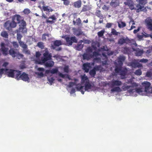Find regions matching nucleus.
<instances>
[{
	"instance_id": "f257e3e1",
	"label": "nucleus",
	"mask_w": 152,
	"mask_h": 152,
	"mask_svg": "<svg viewBox=\"0 0 152 152\" xmlns=\"http://www.w3.org/2000/svg\"><path fill=\"white\" fill-rule=\"evenodd\" d=\"M12 18L15 21L16 20L17 23L19 24L18 30L20 32L23 33L27 32V29L26 27V23L23 17L19 15L16 14L12 16Z\"/></svg>"
},
{
	"instance_id": "f03ea898",
	"label": "nucleus",
	"mask_w": 152,
	"mask_h": 152,
	"mask_svg": "<svg viewBox=\"0 0 152 152\" xmlns=\"http://www.w3.org/2000/svg\"><path fill=\"white\" fill-rule=\"evenodd\" d=\"M122 84V82L118 80H112L108 84L110 88H112L111 90V91L112 92L121 91L122 90L119 86H121Z\"/></svg>"
},
{
	"instance_id": "7ed1b4c3",
	"label": "nucleus",
	"mask_w": 152,
	"mask_h": 152,
	"mask_svg": "<svg viewBox=\"0 0 152 152\" xmlns=\"http://www.w3.org/2000/svg\"><path fill=\"white\" fill-rule=\"evenodd\" d=\"M6 45L4 42H1L0 44L1 50L2 51L3 54L4 56L7 55L8 53L12 57L14 58L17 54V53L13 48L10 49L8 51L9 48L6 47Z\"/></svg>"
},
{
	"instance_id": "20e7f679",
	"label": "nucleus",
	"mask_w": 152,
	"mask_h": 152,
	"mask_svg": "<svg viewBox=\"0 0 152 152\" xmlns=\"http://www.w3.org/2000/svg\"><path fill=\"white\" fill-rule=\"evenodd\" d=\"M136 1L138 4L135 5L137 8V12H146L147 10L146 7H144L145 5L147 3V0H136Z\"/></svg>"
},
{
	"instance_id": "39448f33",
	"label": "nucleus",
	"mask_w": 152,
	"mask_h": 152,
	"mask_svg": "<svg viewBox=\"0 0 152 152\" xmlns=\"http://www.w3.org/2000/svg\"><path fill=\"white\" fill-rule=\"evenodd\" d=\"M45 52L43 54V57L42 58L41 60H36V63L39 64L44 63L51 59L52 57L51 53H49L47 48H45Z\"/></svg>"
},
{
	"instance_id": "423d86ee",
	"label": "nucleus",
	"mask_w": 152,
	"mask_h": 152,
	"mask_svg": "<svg viewBox=\"0 0 152 152\" xmlns=\"http://www.w3.org/2000/svg\"><path fill=\"white\" fill-rule=\"evenodd\" d=\"M115 71L116 73L118 74L121 76V79H124L126 78L127 70L126 68H123L122 67H118V66H115Z\"/></svg>"
},
{
	"instance_id": "0eeeda50",
	"label": "nucleus",
	"mask_w": 152,
	"mask_h": 152,
	"mask_svg": "<svg viewBox=\"0 0 152 152\" xmlns=\"http://www.w3.org/2000/svg\"><path fill=\"white\" fill-rule=\"evenodd\" d=\"M18 70H15L12 69H5V74L9 77L15 78L16 79L18 75Z\"/></svg>"
},
{
	"instance_id": "6e6552de",
	"label": "nucleus",
	"mask_w": 152,
	"mask_h": 152,
	"mask_svg": "<svg viewBox=\"0 0 152 152\" xmlns=\"http://www.w3.org/2000/svg\"><path fill=\"white\" fill-rule=\"evenodd\" d=\"M17 23L12 18V21L10 22V20L7 21L4 24V26L5 28L8 30L10 31L12 28L15 27L17 26Z\"/></svg>"
},
{
	"instance_id": "1a4fd4ad",
	"label": "nucleus",
	"mask_w": 152,
	"mask_h": 152,
	"mask_svg": "<svg viewBox=\"0 0 152 152\" xmlns=\"http://www.w3.org/2000/svg\"><path fill=\"white\" fill-rule=\"evenodd\" d=\"M18 75L16 77L17 80H21L24 81H29V78L28 75L25 72H23L21 74V72L18 71Z\"/></svg>"
},
{
	"instance_id": "9d476101",
	"label": "nucleus",
	"mask_w": 152,
	"mask_h": 152,
	"mask_svg": "<svg viewBox=\"0 0 152 152\" xmlns=\"http://www.w3.org/2000/svg\"><path fill=\"white\" fill-rule=\"evenodd\" d=\"M65 39L67 45L68 46H72L73 43L77 42V40L75 36L69 37V36H65L62 37Z\"/></svg>"
},
{
	"instance_id": "9b49d317",
	"label": "nucleus",
	"mask_w": 152,
	"mask_h": 152,
	"mask_svg": "<svg viewBox=\"0 0 152 152\" xmlns=\"http://www.w3.org/2000/svg\"><path fill=\"white\" fill-rule=\"evenodd\" d=\"M151 85L150 83L147 81H145L142 83V87H144L145 92L152 94V87L151 86Z\"/></svg>"
},
{
	"instance_id": "f8f14e48",
	"label": "nucleus",
	"mask_w": 152,
	"mask_h": 152,
	"mask_svg": "<svg viewBox=\"0 0 152 152\" xmlns=\"http://www.w3.org/2000/svg\"><path fill=\"white\" fill-rule=\"evenodd\" d=\"M124 4L126 6H127L131 10H134L137 12V8L134 7L135 4L133 0H126Z\"/></svg>"
},
{
	"instance_id": "ddd939ff",
	"label": "nucleus",
	"mask_w": 152,
	"mask_h": 152,
	"mask_svg": "<svg viewBox=\"0 0 152 152\" xmlns=\"http://www.w3.org/2000/svg\"><path fill=\"white\" fill-rule=\"evenodd\" d=\"M126 57L123 55L120 56L118 58L117 63L115 62L114 64L115 66H118V67H122L123 65V62L125 60Z\"/></svg>"
},
{
	"instance_id": "4468645a",
	"label": "nucleus",
	"mask_w": 152,
	"mask_h": 152,
	"mask_svg": "<svg viewBox=\"0 0 152 152\" xmlns=\"http://www.w3.org/2000/svg\"><path fill=\"white\" fill-rule=\"evenodd\" d=\"M42 15L44 18L47 19L46 20V22L47 23H49L51 24H53L54 23L53 20H56V19L55 15H54L50 16L48 18L44 14Z\"/></svg>"
},
{
	"instance_id": "2eb2a0df",
	"label": "nucleus",
	"mask_w": 152,
	"mask_h": 152,
	"mask_svg": "<svg viewBox=\"0 0 152 152\" xmlns=\"http://www.w3.org/2000/svg\"><path fill=\"white\" fill-rule=\"evenodd\" d=\"M135 91L139 94H142V92H145V91L144 89L142 88H136V89L134 88L130 89L128 90V92L130 94H132Z\"/></svg>"
},
{
	"instance_id": "dca6fc26",
	"label": "nucleus",
	"mask_w": 152,
	"mask_h": 152,
	"mask_svg": "<svg viewBox=\"0 0 152 152\" xmlns=\"http://www.w3.org/2000/svg\"><path fill=\"white\" fill-rule=\"evenodd\" d=\"M42 4L43 5L42 7L40 5H39L38 7L41 9V10L42 11L43 10L44 11H48L49 12H52L53 11V10L50 7V9L48 8V6H45V2L44 1L42 2Z\"/></svg>"
},
{
	"instance_id": "f3484780",
	"label": "nucleus",
	"mask_w": 152,
	"mask_h": 152,
	"mask_svg": "<svg viewBox=\"0 0 152 152\" xmlns=\"http://www.w3.org/2000/svg\"><path fill=\"white\" fill-rule=\"evenodd\" d=\"M138 86V85L136 83H133L132 84L131 86H128L126 85H124L122 86V89L124 91L129 90V89H133L134 87H136Z\"/></svg>"
},
{
	"instance_id": "a211bd4d",
	"label": "nucleus",
	"mask_w": 152,
	"mask_h": 152,
	"mask_svg": "<svg viewBox=\"0 0 152 152\" xmlns=\"http://www.w3.org/2000/svg\"><path fill=\"white\" fill-rule=\"evenodd\" d=\"M130 40L127 37L125 38H121L119 39L118 41V44L121 45H122L124 43L128 44L130 43Z\"/></svg>"
},
{
	"instance_id": "6ab92c4d",
	"label": "nucleus",
	"mask_w": 152,
	"mask_h": 152,
	"mask_svg": "<svg viewBox=\"0 0 152 152\" xmlns=\"http://www.w3.org/2000/svg\"><path fill=\"white\" fill-rule=\"evenodd\" d=\"M147 28L150 31H152V19L151 17H148L145 20Z\"/></svg>"
},
{
	"instance_id": "aec40b11",
	"label": "nucleus",
	"mask_w": 152,
	"mask_h": 152,
	"mask_svg": "<svg viewBox=\"0 0 152 152\" xmlns=\"http://www.w3.org/2000/svg\"><path fill=\"white\" fill-rule=\"evenodd\" d=\"M71 83L73 84L74 86L75 85H76V88L77 89V90L78 91H80L81 93L82 94H84V91L82 90L84 88L83 86H81V84H78L77 85H76V82H71Z\"/></svg>"
},
{
	"instance_id": "412c9836",
	"label": "nucleus",
	"mask_w": 152,
	"mask_h": 152,
	"mask_svg": "<svg viewBox=\"0 0 152 152\" xmlns=\"http://www.w3.org/2000/svg\"><path fill=\"white\" fill-rule=\"evenodd\" d=\"M101 55L98 52L94 51L93 53V55H91V57L92 58L93 57H95L94 60L95 61H97L100 62L101 61V59L100 58L97 57L98 56H100Z\"/></svg>"
},
{
	"instance_id": "4be33fe9",
	"label": "nucleus",
	"mask_w": 152,
	"mask_h": 152,
	"mask_svg": "<svg viewBox=\"0 0 152 152\" xmlns=\"http://www.w3.org/2000/svg\"><path fill=\"white\" fill-rule=\"evenodd\" d=\"M61 41L60 40H56L54 41L53 45H51V47L53 49L56 48V46H59L62 45Z\"/></svg>"
},
{
	"instance_id": "5701e85b",
	"label": "nucleus",
	"mask_w": 152,
	"mask_h": 152,
	"mask_svg": "<svg viewBox=\"0 0 152 152\" xmlns=\"http://www.w3.org/2000/svg\"><path fill=\"white\" fill-rule=\"evenodd\" d=\"M84 87L85 91H89V90L91 89L93 86L89 81L85 83Z\"/></svg>"
},
{
	"instance_id": "b1692460",
	"label": "nucleus",
	"mask_w": 152,
	"mask_h": 152,
	"mask_svg": "<svg viewBox=\"0 0 152 152\" xmlns=\"http://www.w3.org/2000/svg\"><path fill=\"white\" fill-rule=\"evenodd\" d=\"M134 50L135 52V54L136 56H141L143 53V50H141L138 48L134 49Z\"/></svg>"
},
{
	"instance_id": "393cba45",
	"label": "nucleus",
	"mask_w": 152,
	"mask_h": 152,
	"mask_svg": "<svg viewBox=\"0 0 152 152\" xmlns=\"http://www.w3.org/2000/svg\"><path fill=\"white\" fill-rule=\"evenodd\" d=\"M131 66L134 68L141 67L142 66V64L138 62H132L130 64Z\"/></svg>"
},
{
	"instance_id": "a878e982",
	"label": "nucleus",
	"mask_w": 152,
	"mask_h": 152,
	"mask_svg": "<svg viewBox=\"0 0 152 152\" xmlns=\"http://www.w3.org/2000/svg\"><path fill=\"white\" fill-rule=\"evenodd\" d=\"M90 64L88 63H85L83 65V69L86 72H88L89 71L90 67Z\"/></svg>"
},
{
	"instance_id": "bb28decb",
	"label": "nucleus",
	"mask_w": 152,
	"mask_h": 152,
	"mask_svg": "<svg viewBox=\"0 0 152 152\" xmlns=\"http://www.w3.org/2000/svg\"><path fill=\"white\" fill-rule=\"evenodd\" d=\"M119 2L118 1L115 0L113 1V0L110 3V5L112 7H115L119 6Z\"/></svg>"
},
{
	"instance_id": "cd10ccee",
	"label": "nucleus",
	"mask_w": 152,
	"mask_h": 152,
	"mask_svg": "<svg viewBox=\"0 0 152 152\" xmlns=\"http://www.w3.org/2000/svg\"><path fill=\"white\" fill-rule=\"evenodd\" d=\"M81 2L80 0L75 1L74 3V6L76 8H79L81 6Z\"/></svg>"
},
{
	"instance_id": "c85d7f7f",
	"label": "nucleus",
	"mask_w": 152,
	"mask_h": 152,
	"mask_svg": "<svg viewBox=\"0 0 152 152\" xmlns=\"http://www.w3.org/2000/svg\"><path fill=\"white\" fill-rule=\"evenodd\" d=\"M73 23L74 25L80 26L81 24V20L80 18H78L76 19V20H73Z\"/></svg>"
},
{
	"instance_id": "c756f323",
	"label": "nucleus",
	"mask_w": 152,
	"mask_h": 152,
	"mask_svg": "<svg viewBox=\"0 0 152 152\" xmlns=\"http://www.w3.org/2000/svg\"><path fill=\"white\" fill-rule=\"evenodd\" d=\"M81 81L83 83H86L89 81L88 77L85 75L81 76Z\"/></svg>"
},
{
	"instance_id": "7c9ffc66",
	"label": "nucleus",
	"mask_w": 152,
	"mask_h": 152,
	"mask_svg": "<svg viewBox=\"0 0 152 152\" xmlns=\"http://www.w3.org/2000/svg\"><path fill=\"white\" fill-rule=\"evenodd\" d=\"M54 65V62L53 61H50L46 62L45 66L47 67H50L53 66Z\"/></svg>"
},
{
	"instance_id": "2f4dec72",
	"label": "nucleus",
	"mask_w": 152,
	"mask_h": 152,
	"mask_svg": "<svg viewBox=\"0 0 152 152\" xmlns=\"http://www.w3.org/2000/svg\"><path fill=\"white\" fill-rule=\"evenodd\" d=\"M95 15L98 17L100 18H104L103 15L102 14L101 11L99 10H97L95 12Z\"/></svg>"
},
{
	"instance_id": "473e14b6",
	"label": "nucleus",
	"mask_w": 152,
	"mask_h": 152,
	"mask_svg": "<svg viewBox=\"0 0 152 152\" xmlns=\"http://www.w3.org/2000/svg\"><path fill=\"white\" fill-rule=\"evenodd\" d=\"M1 36L3 38H8L9 35L7 32L6 31H2L1 33Z\"/></svg>"
},
{
	"instance_id": "72a5a7b5",
	"label": "nucleus",
	"mask_w": 152,
	"mask_h": 152,
	"mask_svg": "<svg viewBox=\"0 0 152 152\" xmlns=\"http://www.w3.org/2000/svg\"><path fill=\"white\" fill-rule=\"evenodd\" d=\"M58 75L60 77L63 78H64L65 77V76L66 75V77L67 78H68V79L69 80H72V79H71V78L70 77L69 75H64V74H63L62 73H61L60 72H59L58 73Z\"/></svg>"
},
{
	"instance_id": "f704fd0d",
	"label": "nucleus",
	"mask_w": 152,
	"mask_h": 152,
	"mask_svg": "<svg viewBox=\"0 0 152 152\" xmlns=\"http://www.w3.org/2000/svg\"><path fill=\"white\" fill-rule=\"evenodd\" d=\"M83 58L84 60L87 59L88 60L91 57V55L87 53H85L83 55Z\"/></svg>"
},
{
	"instance_id": "c9c22d12",
	"label": "nucleus",
	"mask_w": 152,
	"mask_h": 152,
	"mask_svg": "<svg viewBox=\"0 0 152 152\" xmlns=\"http://www.w3.org/2000/svg\"><path fill=\"white\" fill-rule=\"evenodd\" d=\"M89 74L92 77H94L96 74V71L93 68L92 69L90 70L89 72Z\"/></svg>"
},
{
	"instance_id": "e433bc0d",
	"label": "nucleus",
	"mask_w": 152,
	"mask_h": 152,
	"mask_svg": "<svg viewBox=\"0 0 152 152\" xmlns=\"http://www.w3.org/2000/svg\"><path fill=\"white\" fill-rule=\"evenodd\" d=\"M37 46L41 49H43L44 48V43L42 42H38L37 44Z\"/></svg>"
},
{
	"instance_id": "4c0bfd02",
	"label": "nucleus",
	"mask_w": 152,
	"mask_h": 152,
	"mask_svg": "<svg viewBox=\"0 0 152 152\" xmlns=\"http://www.w3.org/2000/svg\"><path fill=\"white\" fill-rule=\"evenodd\" d=\"M105 31V30L104 29L98 32L97 33V34L98 37H102L104 35Z\"/></svg>"
},
{
	"instance_id": "58836bf2",
	"label": "nucleus",
	"mask_w": 152,
	"mask_h": 152,
	"mask_svg": "<svg viewBox=\"0 0 152 152\" xmlns=\"http://www.w3.org/2000/svg\"><path fill=\"white\" fill-rule=\"evenodd\" d=\"M126 26V23L123 21H121L120 23H118V26L119 28H123Z\"/></svg>"
},
{
	"instance_id": "ea45409f",
	"label": "nucleus",
	"mask_w": 152,
	"mask_h": 152,
	"mask_svg": "<svg viewBox=\"0 0 152 152\" xmlns=\"http://www.w3.org/2000/svg\"><path fill=\"white\" fill-rule=\"evenodd\" d=\"M19 43L20 46L23 49L27 48V45L22 41H20V42H19Z\"/></svg>"
},
{
	"instance_id": "a19ab883",
	"label": "nucleus",
	"mask_w": 152,
	"mask_h": 152,
	"mask_svg": "<svg viewBox=\"0 0 152 152\" xmlns=\"http://www.w3.org/2000/svg\"><path fill=\"white\" fill-rule=\"evenodd\" d=\"M49 37V34H42V40L43 41H46V37Z\"/></svg>"
},
{
	"instance_id": "79ce46f5",
	"label": "nucleus",
	"mask_w": 152,
	"mask_h": 152,
	"mask_svg": "<svg viewBox=\"0 0 152 152\" xmlns=\"http://www.w3.org/2000/svg\"><path fill=\"white\" fill-rule=\"evenodd\" d=\"M134 73L135 75H140L142 74V72L140 69H139L136 70Z\"/></svg>"
},
{
	"instance_id": "37998d69",
	"label": "nucleus",
	"mask_w": 152,
	"mask_h": 152,
	"mask_svg": "<svg viewBox=\"0 0 152 152\" xmlns=\"http://www.w3.org/2000/svg\"><path fill=\"white\" fill-rule=\"evenodd\" d=\"M83 45L81 44H78L76 47L77 49L78 50H80L83 48Z\"/></svg>"
},
{
	"instance_id": "c03bdc74",
	"label": "nucleus",
	"mask_w": 152,
	"mask_h": 152,
	"mask_svg": "<svg viewBox=\"0 0 152 152\" xmlns=\"http://www.w3.org/2000/svg\"><path fill=\"white\" fill-rule=\"evenodd\" d=\"M48 81L49 82L50 85H52L55 80L54 78L53 77L49 78H48Z\"/></svg>"
},
{
	"instance_id": "a18cd8bd",
	"label": "nucleus",
	"mask_w": 152,
	"mask_h": 152,
	"mask_svg": "<svg viewBox=\"0 0 152 152\" xmlns=\"http://www.w3.org/2000/svg\"><path fill=\"white\" fill-rule=\"evenodd\" d=\"M90 10L89 7L85 5L83 6V8L82 11L85 12L87 10Z\"/></svg>"
},
{
	"instance_id": "49530a36",
	"label": "nucleus",
	"mask_w": 152,
	"mask_h": 152,
	"mask_svg": "<svg viewBox=\"0 0 152 152\" xmlns=\"http://www.w3.org/2000/svg\"><path fill=\"white\" fill-rule=\"evenodd\" d=\"M23 52L27 54H30V51L28 50L27 47V48L23 49Z\"/></svg>"
},
{
	"instance_id": "de8ad7c7",
	"label": "nucleus",
	"mask_w": 152,
	"mask_h": 152,
	"mask_svg": "<svg viewBox=\"0 0 152 152\" xmlns=\"http://www.w3.org/2000/svg\"><path fill=\"white\" fill-rule=\"evenodd\" d=\"M58 70L57 69H53L50 70V73L52 74L56 73L58 72Z\"/></svg>"
},
{
	"instance_id": "09e8293b",
	"label": "nucleus",
	"mask_w": 152,
	"mask_h": 152,
	"mask_svg": "<svg viewBox=\"0 0 152 152\" xmlns=\"http://www.w3.org/2000/svg\"><path fill=\"white\" fill-rule=\"evenodd\" d=\"M63 1V4L65 5H68L70 3L69 0H61Z\"/></svg>"
},
{
	"instance_id": "8fccbe9b",
	"label": "nucleus",
	"mask_w": 152,
	"mask_h": 152,
	"mask_svg": "<svg viewBox=\"0 0 152 152\" xmlns=\"http://www.w3.org/2000/svg\"><path fill=\"white\" fill-rule=\"evenodd\" d=\"M22 37V36L20 34H17V39L19 42H20V41H21V39Z\"/></svg>"
},
{
	"instance_id": "3c124183",
	"label": "nucleus",
	"mask_w": 152,
	"mask_h": 152,
	"mask_svg": "<svg viewBox=\"0 0 152 152\" xmlns=\"http://www.w3.org/2000/svg\"><path fill=\"white\" fill-rule=\"evenodd\" d=\"M102 67L100 66H95L94 69L95 70V71H99L102 69Z\"/></svg>"
},
{
	"instance_id": "603ef678",
	"label": "nucleus",
	"mask_w": 152,
	"mask_h": 152,
	"mask_svg": "<svg viewBox=\"0 0 152 152\" xmlns=\"http://www.w3.org/2000/svg\"><path fill=\"white\" fill-rule=\"evenodd\" d=\"M17 57L18 59H20L21 58H22L24 56L22 54H21L20 53H18L17 54Z\"/></svg>"
},
{
	"instance_id": "864d4df0",
	"label": "nucleus",
	"mask_w": 152,
	"mask_h": 152,
	"mask_svg": "<svg viewBox=\"0 0 152 152\" xmlns=\"http://www.w3.org/2000/svg\"><path fill=\"white\" fill-rule=\"evenodd\" d=\"M25 14L28 15L30 13V10L28 9H25L23 11Z\"/></svg>"
},
{
	"instance_id": "5fc2aeb1",
	"label": "nucleus",
	"mask_w": 152,
	"mask_h": 152,
	"mask_svg": "<svg viewBox=\"0 0 152 152\" xmlns=\"http://www.w3.org/2000/svg\"><path fill=\"white\" fill-rule=\"evenodd\" d=\"M64 70L65 72L68 73L69 72V68L68 66H65L64 68Z\"/></svg>"
},
{
	"instance_id": "6e6d98bb",
	"label": "nucleus",
	"mask_w": 152,
	"mask_h": 152,
	"mask_svg": "<svg viewBox=\"0 0 152 152\" xmlns=\"http://www.w3.org/2000/svg\"><path fill=\"white\" fill-rule=\"evenodd\" d=\"M152 75V73L151 72L148 71L146 73V76L148 77H151Z\"/></svg>"
},
{
	"instance_id": "4d7b16f0",
	"label": "nucleus",
	"mask_w": 152,
	"mask_h": 152,
	"mask_svg": "<svg viewBox=\"0 0 152 152\" xmlns=\"http://www.w3.org/2000/svg\"><path fill=\"white\" fill-rule=\"evenodd\" d=\"M139 61L140 62L146 63L148 61V60L143 58L139 60Z\"/></svg>"
},
{
	"instance_id": "13d9d810",
	"label": "nucleus",
	"mask_w": 152,
	"mask_h": 152,
	"mask_svg": "<svg viewBox=\"0 0 152 152\" xmlns=\"http://www.w3.org/2000/svg\"><path fill=\"white\" fill-rule=\"evenodd\" d=\"M111 33L113 35H118V33L114 29H113L112 30Z\"/></svg>"
},
{
	"instance_id": "bf43d9fd",
	"label": "nucleus",
	"mask_w": 152,
	"mask_h": 152,
	"mask_svg": "<svg viewBox=\"0 0 152 152\" xmlns=\"http://www.w3.org/2000/svg\"><path fill=\"white\" fill-rule=\"evenodd\" d=\"M78 32V33L76 34V36H79L82 35L83 34V32L82 31H78L77 30L76 31V32Z\"/></svg>"
},
{
	"instance_id": "052dcab7",
	"label": "nucleus",
	"mask_w": 152,
	"mask_h": 152,
	"mask_svg": "<svg viewBox=\"0 0 152 152\" xmlns=\"http://www.w3.org/2000/svg\"><path fill=\"white\" fill-rule=\"evenodd\" d=\"M12 43L13 46L15 48H18V45L17 42H13Z\"/></svg>"
},
{
	"instance_id": "680f3d73",
	"label": "nucleus",
	"mask_w": 152,
	"mask_h": 152,
	"mask_svg": "<svg viewBox=\"0 0 152 152\" xmlns=\"http://www.w3.org/2000/svg\"><path fill=\"white\" fill-rule=\"evenodd\" d=\"M4 72H5V69L2 68L0 69V78H1Z\"/></svg>"
},
{
	"instance_id": "e2e57ef3",
	"label": "nucleus",
	"mask_w": 152,
	"mask_h": 152,
	"mask_svg": "<svg viewBox=\"0 0 152 152\" xmlns=\"http://www.w3.org/2000/svg\"><path fill=\"white\" fill-rule=\"evenodd\" d=\"M36 57L37 58H39L40 56H41V54L39 52H37L36 53Z\"/></svg>"
},
{
	"instance_id": "0e129e2a",
	"label": "nucleus",
	"mask_w": 152,
	"mask_h": 152,
	"mask_svg": "<svg viewBox=\"0 0 152 152\" xmlns=\"http://www.w3.org/2000/svg\"><path fill=\"white\" fill-rule=\"evenodd\" d=\"M102 8L103 10L107 11L109 10V7L106 5H104Z\"/></svg>"
},
{
	"instance_id": "69168bd1",
	"label": "nucleus",
	"mask_w": 152,
	"mask_h": 152,
	"mask_svg": "<svg viewBox=\"0 0 152 152\" xmlns=\"http://www.w3.org/2000/svg\"><path fill=\"white\" fill-rule=\"evenodd\" d=\"M140 27H139L137 29L134 30L133 31L134 33L135 34L137 33L138 31H140Z\"/></svg>"
},
{
	"instance_id": "338daca9",
	"label": "nucleus",
	"mask_w": 152,
	"mask_h": 152,
	"mask_svg": "<svg viewBox=\"0 0 152 152\" xmlns=\"http://www.w3.org/2000/svg\"><path fill=\"white\" fill-rule=\"evenodd\" d=\"M112 24V23H107L106 25V27L108 28H110L111 27Z\"/></svg>"
},
{
	"instance_id": "774afa93",
	"label": "nucleus",
	"mask_w": 152,
	"mask_h": 152,
	"mask_svg": "<svg viewBox=\"0 0 152 152\" xmlns=\"http://www.w3.org/2000/svg\"><path fill=\"white\" fill-rule=\"evenodd\" d=\"M92 51L93 50L90 47L88 48L87 50V52H88L92 53Z\"/></svg>"
}]
</instances>
